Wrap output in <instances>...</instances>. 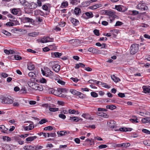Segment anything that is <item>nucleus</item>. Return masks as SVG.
<instances>
[{"instance_id": "nucleus-55", "label": "nucleus", "mask_w": 150, "mask_h": 150, "mask_svg": "<svg viewBox=\"0 0 150 150\" xmlns=\"http://www.w3.org/2000/svg\"><path fill=\"white\" fill-rule=\"evenodd\" d=\"M58 116L59 118H62L63 119H65L66 118V115H64V114H62V113L59 114L58 115Z\"/></svg>"}, {"instance_id": "nucleus-49", "label": "nucleus", "mask_w": 150, "mask_h": 150, "mask_svg": "<svg viewBox=\"0 0 150 150\" xmlns=\"http://www.w3.org/2000/svg\"><path fill=\"white\" fill-rule=\"evenodd\" d=\"M68 5V3L67 1H65L63 2L61 4V6L64 7H66Z\"/></svg>"}, {"instance_id": "nucleus-48", "label": "nucleus", "mask_w": 150, "mask_h": 150, "mask_svg": "<svg viewBox=\"0 0 150 150\" xmlns=\"http://www.w3.org/2000/svg\"><path fill=\"white\" fill-rule=\"evenodd\" d=\"M47 42H53L54 39L50 37H46Z\"/></svg>"}, {"instance_id": "nucleus-17", "label": "nucleus", "mask_w": 150, "mask_h": 150, "mask_svg": "<svg viewBox=\"0 0 150 150\" xmlns=\"http://www.w3.org/2000/svg\"><path fill=\"white\" fill-rule=\"evenodd\" d=\"M32 19L28 17H24L22 19V21L24 23L31 22Z\"/></svg>"}, {"instance_id": "nucleus-38", "label": "nucleus", "mask_w": 150, "mask_h": 150, "mask_svg": "<svg viewBox=\"0 0 150 150\" xmlns=\"http://www.w3.org/2000/svg\"><path fill=\"white\" fill-rule=\"evenodd\" d=\"M142 122L144 123H150V120L149 118H146L142 119Z\"/></svg>"}, {"instance_id": "nucleus-33", "label": "nucleus", "mask_w": 150, "mask_h": 150, "mask_svg": "<svg viewBox=\"0 0 150 150\" xmlns=\"http://www.w3.org/2000/svg\"><path fill=\"white\" fill-rule=\"evenodd\" d=\"M28 68L30 70H32L35 69V66L34 64L30 63L28 65Z\"/></svg>"}, {"instance_id": "nucleus-56", "label": "nucleus", "mask_w": 150, "mask_h": 150, "mask_svg": "<svg viewBox=\"0 0 150 150\" xmlns=\"http://www.w3.org/2000/svg\"><path fill=\"white\" fill-rule=\"evenodd\" d=\"M34 78H32L30 79V81L29 82H33L35 83L36 82L38 81V80Z\"/></svg>"}, {"instance_id": "nucleus-46", "label": "nucleus", "mask_w": 150, "mask_h": 150, "mask_svg": "<svg viewBox=\"0 0 150 150\" xmlns=\"http://www.w3.org/2000/svg\"><path fill=\"white\" fill-rule=\"evenodd\" d=\"M88 82L90 83H93V82H96V84H98L99 83H102V82L100 81H97L96 80H94L92 79L88 81Z\"/></svg>"}, {"instance_id": "nucleus-26", "label": "nucleus", "mask_w": 150, "mask_h": 150, "mask_svg": "<svg viewBox=\"0 0 150 150\" xmlns=\"http://www.w3.org/2000/svg\"><path fill=\"white\" fill-rule=\"evenodd\" d=\"M82 117H83L86 119H88L90 120H93V118H91L90 115L87 113H84L82 114Z\"/></svg>"}, {"instance_id": "nucleus-16", "label": "nucleus", "mask_w": 150, "mask_h": 150, "mask_svg": "<svg viewBox=\"0 0 150 150\" xmlns=\"http://www.w3.org/2000/svg\"><path fill=\"white\" fill-rule=\"evenodd\" d=\"M88 51L94 54H96L98 52L99 50L93 47H90L88 49Z\"/></svg>"}, {"instance_id": "nucleus-57", "label": "nucleus", "mask_w": 150, "mask_h": 150, "mask_svg": "<svg viewBox=\"0 0 150 150\" xmlns=\"http://www.w3.org/2000/svg\"><path fill=\"white\" fill-rule=\"evenodd\" d=\"M36 90H38L40 91H42L43 89V88L40 86L38 84V85L36 86Z\"/></svg>"}, {"instance_id": "nucleus-42", "label": "nucleus", "mask_w": 150, "mask_h": 150, "mask_svg": "<svg viewBox=\"0 0 150 150\" xmlns=\"http://www.w3.org/2000/svg\"><path fill=\"white\" fill-rule=\"evenodd\" d=\"M16 54H17L16 53ZM14 56L15 59L16 60H21L22 59L20 55L18 54H14Z\"/></svg>"}, {"instance_id": "nucleus-6", "label": "nucleus", "mask_w": 150, "mask_h": 150, "mask_svg": "<svg viewBox=\"0 0 150 150\" xmlns=\"http://www.w3.org/2000/svg\"><path fill=\"white\" fill-rule=\"evenodd\" d=\"M105 14L106 15L109 16L110 18L114 19L117 17L115 14V12L113 11H106Z\"/></svg>"}, {"instance_id": "nucleus-27", "label": "nucleus", "mask_w": 150, "mask_h": 150, "mask_svg": "<svg viewBox=\"0 0 150 150\" xmlns=\"http://www.w3.org/2000/svg\"><path fill=\"white\" fill-rule=\"evenodd\" d=\"M112 79L115 82H117L120 81V79L116 77L114 75H111Z\"/></svg>"}, {"instance_id": "nucleus-34", "label": "nucleus", "mask_w": 150, "mask_h": 150, "mask_svg": "<svg viewBox=\"0 0 150 150\" xmlns=\"http://www.w3.org/2000/svg\"><path fill=\"white\" fill-rule=\"evenodd\" d=\"M37 137L36 136L28 137L26 138V140L27 141H32L36 139Z\"/></svg>"}, {"instance_id": "nucleus-22", "label": "nucleus", "mask_w": 150, "mask_h": 150, "mask_svg": "<svg viewBox=\"0 0 150 150\" xmlns=\"http://www.w3.org/2000/svg\"><path fill=\"white\" fill-rule=\"evenodd\" d=\"M34 146L31 145L26 146L23 147V149L25 150H35Z\"/></svg>"}, {"instance_id": "nucleus-39", "label": "nucleus", "mask_w": 150, "mask_h": 150, "mask_svg": "<svg viewBox=\"0 0 150 150\" xmlns=\"http://www.w3.org/2000/svg\"><path fill=\"white\" fill-rule=\"evenodd\" d=\"M57 91L53 88H50L49 90V92L50 93L56 95Z\"/></svg>"}, {"instance_id": "nucleus-18", "label": "nucleus", "mask_w": 150, "mask_h": 150, "mask_svg": "<svg viewBox=\"0 0 150 150\" xmlns=\"http://www.w3.org/2000/svg\"><path fill=\"white\" fill-rule=\"evenodd\" d=\"M71 21L75 26L77 25L79 23V21L74 18H71Z\"/></svg>"}, {"instance_id": "nucleus-37", "label": "nucleus", "mask_w": 150, "mask_h": 150, "mask_svg": "<svg viewBox=\"0 0 150 150\" xmlns=\"http://www.w3.org/2000/svg\"><path fill=\"white\" fill-rule=\"evenodd\" d=\"M49 110L50 111L55 112L59 110V108H52L50 106L49 107Z\"/></svg>"}, {"instance_id": "nucleus-25", "label": "nucleus", "mask_w": 150, "mask_h": 150, "mask_svg": "<svg viewBox=\"0 0 150 150\" xmlns=\"http://www.w3.org/2000/svg\"><path fill=\"white\" fill-rule=\"evenodd\" d=\"M39 35V33L38 32H34L28 33V35L30 37H36Z\"/></svg>"}, {"instance_id": "nucleus-61", "label": "nucleus", "mask_w": 150, "mask_h": 150, "mask_svg": "<svg viewBox=\"0 0 150 150\" xmlns=\"http://www.w3.org/2000/svg\"><path fill=\"white\" fill-rule=\"evenodd\" d=\"M57 134L59 136H64L63 131L58 132Z\"/></svg>"}, {"instance_id": "nucleus-36", "label": "nucleus", "mask_w": 150, "mask_h": 150, "mask_svg": "<svg viewBox=\"0 0 150 150\" xmlns=\"http://www.w3.org/2000/svg\"><path fill=\"white\" fill-rule=\"evenodd\" d=\"M106 108L110 109L111 110H113L115 109L116 108V106L113 105H107L106 107Z\"/></svg>"}, {"instance_id": "nucleus-47", "label": "nucleus", "mask_w": 150, "mask_h": 150, "mask_svg": "<svg viewBox=\"0 0 150 150\" xmlns=\"http://www.w3.org/2000/svg\"><path fill=\"white\" fill-rule=\"evenodd\" d=\"M99 84L102 85L103 87L106 88H109L110 87L106 83H102H102H99Z\"/></svg>"}, {"instance_id": "nucleus-53", "label": "nucleus", "mask_w": 150, "mask_h": 150, "mask_svg": "<svg viewBox=\"0 0 150 150\" xmlns=\"http://www.w3.org/2000/svg\"><path fill=\"white\" fill-rule=\"evenodd\" d=\"M53 129V128L51 126H48L47 127H45L44 128L45 130H51Z\"/></svg>"}, {"instance_id": "nucleus-32", "label": "nucleus", "mask_w": 150, "mask_h": 150, "mask_svg": "<svg viewBox=\"0 0 150 150\" xmlns=\"http://www.w3.org/2000/svg\"><path fill=\"white\" fill-rule=\"evenodd\" d=\"M37 40L38 42H40L42 43H46V37H44L42 38L41 39H38Z\"/></svg>"}, {"instance_id": "nucleus-60", "label": "nucleus", "mask_w": 150, "mask_h": 150, "mask_svg": "<svg viewBox=\"0 0 150 150\" xmlns=\"http://www.w3.org/2000/svg\"><path fill=\"white\" fill-rule=\"evenodd\" d=\"M2 128V131H1L2 132H3L4 133H6L7 132V131L8 130V129L6 128L5 126L3 125V127Z\"/></svg>"}, {"instance_id": "nucleus-54", "label": "nucleus", "mask_w": 150, "mask_h": 150, "mask_svg": "<svg viewBox=\"0 0 150 150\" xmlns=\"http://www.w3.org/2000/svg\"><path fill=\"white\" fill-rule=\"evenodd\" d=\"M142 132L143 133L147 134H150V131L147 129H143L142 130Z\"/></svg>"}, {"instance_id": "nucleus-44", "label": "nucleus", "mask_w": 150, "mask_h": 150, "mask_svg": "<svg viewBox=\"0 0 150 150\" xmlns=\"http://www.w3.org/2000/svg\"><path fill=\"white\" fill-rule=\"evenodd\" d=\"M56 134L55 132L51 133H47V137H54L56 136Z\"/></svg>"}, {"instance_id": "nucleus-43", "label": "nucleus", "mask_w": 150, "mask_h": 150, "mask_svg": "<svg viewBox=\"0 0 150 150\" xmlns=\"http://www.w3.org/2000/svg\"><path fill=\"white\" fill-rule=\"evenodd\" d=\"M1 32L7 36H10L11 35V33H10L4 30H2Z\"/></svg>"}, {"instance_id": "nucleus-11", "label": "nucleus", "mask_w": 150, "mask_h": 150, "mask_svg": "<svg viewBox=\"0 0 150 150\" xmlns=\"http://www.w3.org/2000/svg\"><path fill=\"white\" fill-rule=\"evenodd\" d=\"M28 84L29 86L31 88H32L35 90H36V89H37L36 86L38 85L37 83L32 82H28Z\"/></svg>"}, {"instance_id": "nucleus-50", "label": "nucleus", "mask_w": 150, "mask_h": 150, "mask_svg": "<svg viewBox=\"0 0 150 150\" xmlns=\"http://www.w3.org/2000/svg\"><path fill=\"white\" fill-rule=\"evenodd\" d=\"M70 91L71 93L74 95H76L77 94L78 91L74 89H70Z\"/></svg>"}, {"instance_id": "nucleus-13", "label": "nucleus", "mask_w": 150, "mask_h": 150, "mask_svg": "<svg viewBox=\"0 0 150 150\" xmlns=\"http://www.w3.org/2000/svg\"><path fill=\"white\" fill-rule=\"evenodd\" d=\"M144 92L145 93H150V86H144L142 87Z\"/></svg>"}, {"instance_id": "nucleus-64", "label": "nucleus", "mask_w": 150, "mask_h": 150, "mask_svg": "<svg viewBox=\"0 0 150 150\" xmlns=\"http://www.w3.org/2000/svg\"><path fill=\"white\" fill-rule=\"evenodd\" d=\"M34 147H35V150H37L38 149H42L43 148V146L40 145L35 146H34Z\"/></svg>"}, {"instance_id": "nucleus-5", "label": "nucleus", "mask_w": 150, "mask_h": 150, "mask_svg": "<svg viewBox=\"0 0 150 150\" xmlns=\"http://www.w3.org/2000/svg\"><path fill=\"white\" fill-rule=\"evenodd\" d=\"M107 125L111 129L114 130L115 129H116V122L113 120H110L108 121Z\"/></svg>"}, {"instance_id": "nucleus-15", "label": "nucleus", "mask_w": 150, "mask_h": 150, "mask_svg": "<svg viewBox=\"0 0 150 150\" xmlns=\"http://www.w3.org/2000/svg\"><path fill=\"white\" fill-rule=\"evenodd\" d=\"M52 67L53 70L57 72H59V71L60 69V66L57 64L54 65Z\"/></svg>"}, {"instance_id": "nucleus-4", "label": "nucleus", "mask_w": 150, "mask_h": 150, "mask_svg": "<svg viewBox=\"0 0 150 150\" xmlns=\"http://www.w3.org/2000/svg\"><path fill=\"white\" fill-rule=\"evenodd\" d=\"M1 100H2V102L6 104H11L13 103V100L10 98L6 97H1Z\"/></svg>"}, {"instance_id": "nucleus-41", "label": "nucleus", "mask_w": 150, "mask_h": 150, "mask_svg": "<svg viewBox=\"0 0 150 150\" xmlns=\"http://www.w3.org/2000/svg\"><path fill=\"white\" fill-rule=\"evenodd\" d=\"M143 143L145 145L150 146V140H144Z\"/></svg>"}, {"instance_id": "nucleus-23", "label": "nucleus", "mask_w": 150, "mask_h": 150, "mask_svg": "<svg viewBox=\"0 0 150 150\" xmlns=\"http://www.w3.org/2000/svg\"><path fill=\"white\" fill-rule=\"evenodd\" d=\"M60 76H59L57 74H54L53 73L52 76L50 77V78L52 80L57 81L59 79Z\"/></svg>"}, {"instance_id": "nucleus-63", "label": "nucleus", "mask_w": 150, "mask_h": 150, "mask_svg": "<svg viewBox=\"0 0 150 150\" xmlns=\"http://www.w3.org/2000/svg\"><path fill=\"white\" fill-rule=\"evenodd\" d=\"M93 32L94 34L97 36H99L100 35L99 30H93Z\"/></svg>"}, {"instance_id": "nucleus-28", "label": "nucleus", "mask_w": 150, "mask_h": 150, "mask_svg": "<svg viewBox=\"0 0 150 150\" xmlns=\"http://www.w3.org/2000/svg\"><path fill=\"white\" fill-rule=\"evenodd\" d=\"M34 128L33 125L32 124H30L28 126H26L24 128L25 130L28 131L31 130Z\"/></svg>"}, {"instance_id": "nucleus-20", "label": "nucleus", "mask_w": 150, "mask_h": 150, "mask_svg": "<svg viewBox=\"0 0 150 150\" xmlns=\"http://www.w3.org/2000/svg\"><path fill=\"white\" fill-rule=\"evenodd\" d=\"M38 71L35 72V73L30 72L29 73L28 75L30 77H32L33 78L36 77L38 76Z\"/></svg>"}, {"instance_id": "nucleus-35", "label": "nucleus", "mask_w": 150, "mask_h": 150, "mask_svg": "<svg viewBox=\"0 0 150 150\" xmlns=\"http://www.w3.org/2000/svg\"><path fill=\"white\" fill-rule=\"evenodd\" d=\"M74 12L76 15H78L81 13V11L80 8H75Z\"/></svg>"}, {"instance_id": "nucleus-14", "label": "nucleus", "mask_w": 150, "mask_h": 150, "mask_svg": "<svg viewBox=\"0 0 150 150\" xmlns=\"http://www.w3.org/2000/svg\"><path fill=\"white\" fill-rule=\"evenodd\" d=\"M96 114L98 116L104 118H108L109 117V116L107 114L103 112H96Z\"/></svg>"}, {"instance_id": "nucleus-3", "label": "nucleus", "mask_w": 150, "mask_h": 150, "mask_svg": "<svg viewBox=\"0 0 150 150\" xmlns=\"http://www.w3.org/2000/svg\"><path fill=\"white\" fill-rule=\"evenodd\" d=\"M139 49V45L137 44H132L130 47V52L131 54H134L137 53Z\"/></svg>"}, {"instance_id": "nucleus-12", "label": "nucleus", "mask_w": 150, "mask_h": 150, "mask_svg": "<svg viewBox=\"0 0 150 150\" xmlns=\"http://www.w3.org/2000/svg\"><path fill=\"white\" fill-rule=\"evenodd\" d=\"M62 55V53L59 52L51 53V56L53 58H59Z\"/></svg>"}, {"instance_id": "nucleus-21", "label": "nucleus", "mask_w": 150, "mask_h": 150, "mask_svg": "<svg viewBox=\"0 0 150 150\" xmlns=\"http://www.w3.org/2000/svg\"><path fill=\"white\" fill-rule=\"evenodd\" d=\"M35 15H40L42 16H44L45 15L44 13L40 10H36L35 11Z\"/></svg>"}, {"instance_id": "nucleus-19", "label": "nucleus", "mask_w": 150, "mask_h": 150, "mask_svg": "<svg viewBox=\"0 0 150 150\" xmlns=\"http://www.w3.org/2000/svg\"><path fill=\"white\" fill-rule=\"evenodd\" d=\"M19 8H14L10 9V11L11 13L14 15H16L18 14L19 12Z\"/></svg>"}, {"instance_id": "nucleus-29", "label": "nucleus", "mask_w": 150, "mask_h": 150, "mask_svg": "<svg viewBox=\"0 0 150 150\" xmlns=\"http://www.w3.org/2000/svg\"><path fill=\"white\" fill-rule=\"evenodd\" d=\"M70 3L73 5H76L80 2V0H69Z\"/></svg>"}, {"instance_id": "nucleus-24", "label": "nucleus", "mask_w": 150, "mask_h": 150, "mask_svg": "<svg viewBox=\"0 0 150 150\" xmlns=\"http://www.w3.org/2000/svg\"><path fill=\"white\" fill-rule=\"evenodd\" d=\"M38 6V4H37L35 3L32 2L30 4V6L29 7V9H34L36 8L37 6Z\"/></svg>"}, {"instance_id": "nucleus-30", "label": "nucleus", "mask_w": 150, "mask_h": 150, "mask_svg": "<svg viewBox=\"0 0 150 150\" xmlns=\"http://www.w3.org/2000/svg\"><path fill=\"white\" fill-rule=\"evenodd\" d=\"M69 118V120H71L73 122H77L79 121L80 120V119L78 117H70Z\"/></svg>"}, {"instance_id": "nucleus-2", "label": "nucleus", "mask_w": 150, "mask_h": 150, "mask_svg": "<svg viewBox=\"0 0 150 150\" xmlns=\"http://www.w3.org/2000/svg\"><path fill=\"white\" fill-rule=\"evenodd\" d=\"M136 8L141 11H145L148 9V7L143 1H141L136 6Z\"/></svg>"}, {"instance_id": "nucleus-31", "label": "nucleus", "mask_w": 150, "mask_h": 150, "mask_svg": "<svg viewBox=\"0 0 150 150\" xmlns=\"http://www.w3.org/2000/svg\"><path fill=\"white\" fill-rule=\"evenodd\" d=\"M97 0H87V1L84 2V4L86 6L89 5L91 4L93 2L96 1Z\"/></svg>"}, {"instance_id": "nucleus-45", "label": "nucleus", "mask_w": 150, "mask_h": 150, "mask_svg": "<svg viewBox=\"0 0 150 150\" xmlns=\"http://www.w3.org/2000/svg\"><path fill=\"white\" fill-rule=\"evenodd\" d=\"M45 0H37V3L38 4V6L39 7H40L42 6V2L45 1Z\"/></svg>"}, {"instance_id": "nucleus-8", "label": "nucleus", "mask_w": 150, "mask_h": 150, "mask_svg": "<svg viewBox=\"0 0 150 150\" xmlns=\"http://www.w3.org/2000/svg\"><path fill=\"white\" fill-rule=\"evenodd\" d=\"M20 3L23 6H25L27 8H29L30 3L28 2L26 0H19Z\"/></svg>"}, {"instance_id": "nucleus-62", "label": "nucleus", "mask_w": 150, "mask_h": 150, "mask_svg": "<svg viewBox=\"0 0 150 150\" xmlns=\"http://www.w3.org/2000/svg\"><path fill=\"white\" fill-rule=\"evenodd\" d=\"M107 146L105 144H102L99 146L98 147L99 149H104L106 148Z\"/></svg>"}, {"instance_id": "nucleus-59", "label": "nucleus", "mask_w": 150, "mask_h": 150, "mask_svg": "<svg viewBox=\"0 0 150 150\" xmlns=\"http://www.w3.org/2000/svg\"><path fill=\"white\" fill-rule=\"evenodd\" d=\"M70 79L72 80L74 82L76 83H77L78 81L80 80L79 79H78L76 78L71 77L70 78Z\"/></svg>"}, {"instance_id": "nucleus-7", "label": "nucleus", "mask_w": 150, "mask_h": 150, "mask_svg": "<svg viewBox=\"0 0 150 150\" xmlns=\"http://www.w3.org/2000/svg\"><path fill=\"white\" fill-rule=\"evenodd\" d=\"M132 129L130 128H126L125 127H121L119 129H115V131H120L122 132L131 131L132 130Z\"/></svg>"}, {"instance_id": "nucleus-51", "label": "nucleus", "mask_w": 150, "mask_h": 150, "mask_svg": "<svg viewBox=\"0 0 150 150\" xmlns=\"http://www.w3.org/2000/svg\"><path fill=\"white\" fill-rule=\"evenodd\" d=\"M20 91L21 93H25L27 91V89L24 87H22L20 90Z\"/></svg>"}, {"instance_id": "nucleus-10", "label": "nucleus", "mask_w": 150, "mask_h": 150, "mask_svg": "<svg viewBox=\"0 0 150 150\" xmlns=\"http://www.w3.org/2000/svg\"><path fill=\"white\" fill-rule=\"evenodd\" d=\"M102 5L100 3H98L93 5L92 6H91L89 7V8L92 10L101 7Z\"/></svg>"}, {"instance_id": "nucleus-58", "label": "nucleus", "mask_w": 150, "mask_h": 150, "mask_svg": "<svg viewBox=\"0 0 150 150\" xmlns=\"http://www.w3.org/2000/svg\"><path fill=\"white\" fill-rule=\"evenodd\" d=\"M59 25L60 27H63L65 26V23L64 21H61L59 23Z\"/></svg>"}, {"instance_id": "nucleus-52", "label": "nucleus", "mask_w": 150, "mask_h": 150, "mask_svg": "<svg viewBox=\"0 0 150 150\" xmlns=\"http://www.w3.org/2000/svg\"><path fill=\"white\" fill-rule=\"evenodd\" d=\"M91 96L93 97L96 98L98 96V94L95 92H91Z\"/></svg>"}, {"instance_id": "nucleus-40", "label": "nucleus", "mask_w": 150, "mask_h": 150, "mask_svg": "<svg viewBox=\"0 0 150 150\" xmlns=\"http://www.w3.org/2000/svg\"><path fill=\"white\" fill-rule=\"evenodd\" d=\"M115 9L117 10V11L120 12H122V8L120 5H116L115 6Z\"/></svg>"}, {"instance_id": "nucleus-1", "label": "nucleus", "mask_w": 150, "mask_h": 150, "mask_svg": "<svg viewBox=\"0 0 150 150\" xmlns=\"http://www.w3.org/2000/svg\"><path fill=\"white\" fill-rule=\"evenodd\" d=\"M42 74L44 76H46L49 77L50 78L52 76L54 73L47 67H46L45 69V70H43L42 69H41Z\"/></svg>"}, {"instance_id": "nucleus-9", "label": "nucleus", "mask_w": 150, "mask_h": 150, "mask_svg": "<svg viewBox=\"0 0 150 150\" xmlns=\"http://www.w3.org/2000/svg\"><path fill=\"white\" fill-rule=\"evenodd\" d=\"M83 17L86 19L92 18L93 17V14L91 12H87L83 15Z\"/></svg>"}]
</instances>
